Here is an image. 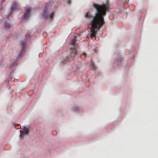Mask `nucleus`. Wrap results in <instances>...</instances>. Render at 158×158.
Listing matches in <instances>:
<instances>
[{
	"label": "nucleus",
	"instance_id": "f257e3e1",
	"mask_svg": "<svg viewBox=\"0 0 158 158\" xmlns=\"http://www.w3.org/2000/svg\"><path fill=\"white\" fill-rule=\"evenodd\" d=\"M93 6L97 11L95 15L93 17L88 12L86 14L85 17L88 19L93 17V20L91 22L92 26L90 30L91 36H95L97 31H95V29H97L98 31H99L102 26L104 24V16L106 15V12L109 11L110 8L108 3L101 5L94 3Z\"/></svg>",
	"mask_w": 158,
	"mask_h": 158
},
{
	"label": "nucleus",
	"instance_id": "f03ea898",
	"mask_svg": "<svg viewBox=\"0 0 158 158\" xmlns=\"http://www.w3.org/2000/svg\"><path fill=\"white\" fill-rule=\"evenodd\" d=\"M71 48L73 49V50L71 52L70 56L72 59H73V58L77 54V49L75 47H72Z\"/></svg>",
	"mask_w": 158,
	"mask_h": 158
},
{
	"label": "nucleus",
	"instance_id": "7ed1b4c3",
	"mask_svg": "<svg viewBox=\"0 0 158 158\" xmlns=\"http://www.w3.org/2000/svg\"><path fill=\"white\" fill-rule=\"evenodd\" d=\"M26 12L25 13L23 16V19H27V15L29 14L30 12L31 11V9L30 8H28L26 9Z\"/></svg>",
	"mask_w": 158,
	"mask_h": 158
},
{
	"label": "nucleus",
	"instance_id": "20e7f679",
	"mask_svg": "<svg viewBox=\"0 0 158 158\" xmlns=\"http://www.w3.org/2000/svg\"><path fill=\"white\" fill-rule=\"evenodd\" d=\"M76 39V36H74L73 39L71 41V45H72L74 47H75H75L76 46V43L77 40Z\"/></svg>",
	"mask_w": 158,
	"mask_h": 158
},
{
	"label": "nucleus",
	"instance_id": "39448f33",
	"mask_svg": "<svg viewBox=\"0 0 158 158\" xmlns=\"http://www.w3.org/2000/svg\"><path fill=\"white\" fill-rule=\"evenodd\" d=\"M29 133V131L27 129L24 128L23 130L21 132L20 136H22L23 135H27Z\"/></svg>",
	"mask_w": 158,
	"mask_h": 158
},
{
	"label": "nucleus",
	"instance_id": "423d86ee",
	"mask_svg": "<svg viewBox=\"0 0 158 158\" xmlns=\"http://www.w3.org/2000/svg\"><path fill=\"white\" fill-rule=\"evenodd\" d=\"M18 5V4L17 2H15L13 3L11 7V10H13L15 9Z\"/></svg>",
	"mask_w": 158,
	"mask_h": 158
},
{
	"label": "nucleus",
	"instance_id": "0eeeda50",
	"mask_svg": "<svg viewBox=\"0 0 158 158\" xmlns=\"http://www.w3.org/2000/svg\"><path fill=\"white\" fill-rule=\"evenodd\" d=\"M26 43L25 42H24V41L22 42L21 50V52L23 51V50L24 49L25 46L26 45Z\"/></svg>",
	"mask_w": 158,
	"mask_h": 158
},
{
	"label": "nucleus",
	"instance_id": "6e6552de",
	"mask_svg": "<svg viewBox=\"0 0 158 158\" xmlns=\"http://www.w3.org/2000/svg\"><path fill=\"white\" fill-rule=\"evenodd\" d=\"M92 59H91L90 65H91L93 67V69H95L96 68V67L95 65L94 64V63L92 62Z\"/></svg>",
	"mask_w": 158,
	"mask_h": 158
},
{
	"label": "nucleus",
	"instance_id": "1a4fd4ad",
	"mask_svg": "<svg viewBox=\"0 0 158 158\" xmlns=\"http://www.w3.org/2000/svg\"><path fill=\"white\" fill-rule=\"evenodd\" d=\"M71 60V59H70L69 56H67L66 58V59L64 60V61H63L64 64H66L67 61H69Z\"/></svg>",
	"mask_w": 158,
	"mask_h": 158
},
{
	"label": "nucleus",
	"instance_id": "9d476101",
	"mask_svg": "<svg viewBox=\"0 0 158 158\" xmlns=\"http://www.w3.org/2000/svg\"><path fill=\"white\" fill-rule=\"evenodd\" d=\"M43 18H47V14L46 13V11H45L44 10V13L43 14Z\"/></svg>",
	"mask_w": 158,
	"mask_h": 158
},
{
	"label": "nucleus",
	"instance_id": "9b49d317",
	"mask_svg": "<svg viewBox=\"0 0 158 158\" xmlns=\"http://www.w3.org/2000/svg\"><path fill=\"white\" fill-rule=\"evenodd\" d=\"M54 12H52L50 15V19H52V18H53V17H54Z\"/></svg>",
	"mask_w": 158,
	"mask_h": 158
},
{
	"label": "nucleus",
	"instance_id": "f8f14e48",
	"mask_svg": "<svg viewBox=\"0 0 158 158\" xmlns=\"http://www.w3.org/2000/svg\"><path fill=\"white\" fill-rule=\"evenodd\" d=\"M68 2L69 4H70L71 3V0H68Z\"/></svg>",
	"mask_w": 158,
	"mask_h": 158
},
{
	"label": "nucleus",
	"instance_id": "ddd939ff",
	"mask_svg": "<svg viewBox=\"0 0 158 158\" xmlns=\"http://www.w3.org/2000/svg\"><path fill=\"white\" fill-rule=\"evenodd\" d=\"M117 60H115V62H117Z\"/></svg>",
	"mask_w": 158,
	"mask_h": 158
},
{
	"label": "nucleus",
	"instance_id": "4468645a",
	"mask_svg": "<svg viewBox=\"0 0 158 158\" xmlns=\"http://www.w3.org/2000/svg\"><path fill=\"white\" fill-rule=\"evenodd\" d=\"M83 54H84V55H86V54H85V53H83Z\"/></svg>",
	"mask_w": 158,
	"mask_h": 158
}]
</instances>
